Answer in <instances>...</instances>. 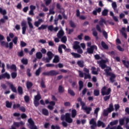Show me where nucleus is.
Here are the masks:
<instances>
[{"instance_id": "nucleus-52", "label": "nucleus", "mask_w": 129, "mask_h": 129, "mask_svg": "<svg viewBox=\"0 0 129 129\" xmlns=\"http://www.w3.org/2000/svg\"><path fill=\"white\" fill-rule=\"evenodd\" d=\"M100 94V92L99 90H94V95L95 96H98Z\"/></svg>"}, {"instance_id": "nucleus-46", "label": "nucleus", "mask_w": 129, "mask_h": 129, "mask_svg": "<svg viewBox=\"0 0 129 129\" xmlns=\"http://www.w3.org/2000/svg\"><path fill=\"white\" fill-rule=\"evenodd\" d=\"M77 64L79 67H81V68H83L84 67V64H83V61H81L80 60L78 61Z\"/></svg>"}, {"instance_id": "nucleus-49", "label": "nucleus", "mask_w": 129, "mask_h": 129, "mask_svg": "<svg viewBox=\"0 0 129 129\" xmlns=\"http://www.w3.org/2000/svg\"><path fill=\"white\" fill-rule=\"evenodd\" d=\"M21 62L24 64V65H28V59L27 58H23L21 60Z\"/></svg>"}, {"instance_id": "nucleus-6", "label": "nucleus", "mask_w": 129, "mask_h": 129, "mask_svg": "<svg viewBox=\"0 0 129 129\" xmlns=\"http://www.w3.org/2000/svg\"><path fill=\"white\" fill-rule=\"evenodd\" d=\"M103 24H105V25H106V21H105V19H101L99 22V24H97L96 26V29L98 32L100 33H101V28L100 27H103Z\"/></svg>"}, {"instance_id": "nucleus-28", "label": "nucleus", "mask_w": 129, "mask_h": 129, "mask_svg": "<svg viewBox=\"0 0 129 129\" xmlns=\"http://www.w3.org/2000/svg\"><path fill=\"white\" fill-rule=\"evenodd\" d=\"M108 110V111L109 112H112L113 111V110H114V108H113V104H112V103H110L109 105V107L107 108Z\"/></svg>"}, {"instance_id": "nucleus-21", "label": "nucleus", "mask_w": 129, "mask_h": 129, "mask_svg": "<svg viewBox=\"0 0 129 129\" xmlns=\"http://www.w3.org/2000/svg\"><path fill=\"white\" fill-rule=\"evenodd\" d=\"M17 91L19 95H23V94H24V91L22 87L18 86L17 88Z\"/></svg>"}, {"instance_id": "nucleus-35", "label": "nucleus", "mask_w": 129, "mask_h": 129, "mask_svg": "<svg viewBox=\"0 0 129 129\" xmlns=\"http://www.w3.org/2000/svg\"><path fill=\"white\" fill-rule=\"evenodd\" d=\"M42 98V97L41 96V94H40L39 92H37V94L35 96V100H40Z\"/></svg>"}, {"instance_id": "nucleus-45", "label": "nucleus", "mask_w": 129, "mask_h": 129, "mask_svg": "<svg viewBox=\"0 0 129 129\" xmlns=\"http://www.w3.org/2000/svg\"><path fill=\"white\" fill-rule=\"evenodd\" d=\"M84 79H90L91 78V76L90 74H86L85 73H84Z\"/></svg>"}, {"instance_id": "nucleus-8", "label": "nucleus", "mask_w": 129, "mask_h": 129, "mask_svg": "<svg viewBox=\"0 0 129 129\" xmlns=\"http://www.w3.org/2000/svg\"><path fill=\"white\" fill-rule=\"evenodd\" d=\"M5 40V36L3 35L0 34V44L3 47H5V48H9V43L6 42V41H4Z\"/></svg>"}, {"instance_id": "nucleus-39", "label": "nucleus", "mask_w": 129, "mask_h": 129, "mask_svg": "<svg viewBox=\"0 0 129 129\" xmlns=\"http://www.w3.org/2000/svg\"><path fill=\"white\" fill-rule=\"evenodd\" d=\"M10 87L12 91H13V92H15V93H17V88H16L15 86H14V85L13 84L10 85Z\"/></svg>"}, {"instance_id": "nucleus-24", "label": "nucleus", "mask_w": 129, "mask_h": 129, "mask_svg": "<svg viewBox=\"0 0 129 129\" xmlns=\"http://www.w3.org/2000/svg\"><path fill=\"white\" fill-rule=\"evenodd\" d=\"M111 112H109L107 109H104L103 111V116H108L109 113H110Z\"/></svg>"}, {"instance_id": "nucleus-13", "label": "nucleus", "mask_w": 129, "mask_h": 129, "mask_svg": "<svg viewBox=\"0 0 129 129\" xmlns=\"http://www.w3.org/2000/svg\"><path fill=\"white\" fill-rule=\"evenodd\" d=\"M120 33H121L122 36H123L125 39H127V35L125 33V27H122L121 29L120 30Z\"/></svg>"}, {"instance_id": "nucleus-61", "label": "nucleus", "mask_w": 129, "mask_h": 129, "mask_svg": "<svg viewBox=\"0 0 129 129\" xmlns=\"http://www.w3.org/2000/svg\"><path fill=\"white\" fill-rule=\"evenodd\" d=\"M17 54H18V56H19V57H23L24 51L23 50H21L20 52H18Z\"/></svg>"}, {"instance_id": "nucleus-51", "label": "nucleus", "mask_w": 129, "mask_h": 129, "mask_svg": "<svg viewBox=\"0 0 129 129\" xmlns=\"http://www.w3.org/2000/svg\"><path fill=\"white\" fill-rule=\"evenodd\" d=\"M18 75V74L16 72H12L11 73V77L13 79H15V78H17V76Z\"/></svg>"}, {"instance_id": "nucleus-22", "label": "nucleus", "mask_w": 129, "mask_h": 129, "mask_svg": "<svg viewBox=\"0 0 129 129\" xmlns=\"http://www.w3.org/2000/svg\"><path fill=\"white\" fill-rule=\"evenodd\" d=\"M60 62V58L58 55H55L54 58L53 59L52 63H58Z\"/></svg>"}, {"instance_id": "nucleus-19", "label": "nucleus", "mask_w": 129, "mask_h": 129, "mask_svg": "<svg viewBox=\"0 0 129 129\" xmlns=\"http://www.w3.org/2000/svg\"><path fill=\"white\" fill-rule=\"evenodd\" d=\"M14 125L16 126V127H20V125H24V122L21 121L20 122H14Z\"/></svg>"}, {"instance_id": "nucleus-17", "label": "nucleus", "mask_w": 129, "mask_h": 129, "mask_svg": "<svg viewBox=\"0 0 129 129\" xmlns=\"http://www.w3.org/2000/svg\"><path fill=\"white\" fill-rule=\"evenodd\" d=\"M27 20H28V24L29 25V27L30 28V29H31V30L32 29H34V26H33V24H32V23L31 22H32V19H31V18L30 17H28L27 18Z\"/></svg>"}, {"instance_id": "nucleus-29", "label": "nucleus", "mask_w": 129, "mask_h": 129, "mask_svg": "<svg viewBox=\"0 0 129 129\" xmlns=\"http://www.w3.org/2000/svg\"><path fill=\"white\" fill-rule=\"evenodd\" d=\"M6 106L7 108H12V105H13V103H12V102H10L9 101H6Z\"/></svg>"}, {"instance_id": "nucleus-31", "label": "nucleus", "mask_w": 129, "mask_h": 129, "mask_svg": "<svg viewBox=\"0 0 129 129\" xmlns=\"http://www.w3.org/2000/svg\"><path fill=\"white\" fill-rule=\"evenodd\" d=\"M91 70H92V73L94 75H97L98 74V72L95 70H96V68L94 67H92L91 68Z\"/></svg>"}, {"instance_id": "nucleus-1", "label": "nucleus", "mask_w": 129, "mask_h": 129, "mask_svg": "<svg viewBox=\"0 0 129 129\" xmlns=\"http://www.w3.org/2000/svg\"><path fill=\"white\" fill-rule=\"evenodd\" d=\"M107 59H101V60L98 61L97 63L99 64L101 69H104L105 75L107 77H110L109 81L111 83L115 82V78L116 76L112 72V69L111 67L107 66L106 64L107 63Z\"/></svg>"}, {"instance_id": "nucleus-18", "label": "nucleus", "mask_w": 129, "mask_h": 129, "mask_svg": "<svg viewBox=\"0 0 129 129\" xmlns=\"http://www.w3.org/2000/svg\"><path fill=\"white\" fill-rule=\"evenodd\" d=\"M2 76H3V79H6V78L8 80L11 79V75L7 72L3 74Z\"/></svg>"}, {"instance_id": "nucleus-58", "label": "nucleus", "mask_w": 129, "mask_h": 129, "mask_svg": "<svg viewBox=\"0 0 129 129\" xmlns=\"http://www.w3.org/2000/svg\"><path fill=\"white\" fill-rule=\"evenodd\" d=\"M48 31H50V32H53L54 31V27L53 25H49L47 27Z\"/></svg>"}, {"instance_id": "nucleus-26", "label": "nucleus", "mask_w": 129, "mask_h": 129, "mask_svg": "<svg viewBox=\"0 0 129 129\" xmlns=\"http://www.w3.org/2000/svg\"><path fill=\"white\" fill-rule=\"evenodd\" d=\"M36 59H42V57H43V54L41 52H37L36 53Z\"/></svg>"}, {"instance_id": "nucleus-36", "label": "nucleus", "mask_w": 129, "mask_h": 129, "mask_svg": "<svg viewBox=\"0 0 129 129\" xmlns=\"http://www.w3.org/2000/svg\"><path fill=\"white\" fill-rule=\"evenodd\" d=\"M68 93L69 94H70L72 96H75V92H74V90H71V89L69 88L68 90Z\"/></svg>"}, {"instance_id": "nucleus-7", "label": "nucleus", "mask_w": 129, "mask_h": 129, "mask_svg": "<svg viewBox=\"0 0 129 129\" xmlns=\"http://www.w3.org/2000/svg\"><path fill=\"white\" fill-rule=\"evenodd\" d=\"M106 91V87L104 86L101 90V95L103 96H104V95H109L110 94V93L111 92V89L110 88H109L107 91Z\"/></svg>"}, {"instance_id": "nucleus-9", "label": "nucleus", "mask_w": 129, "mask_h": 129, "mask_svg": "<svg viewBox=\"0 0 129 129\" xmlns=\"http://www.w3.org/2000/svg\"><path fill=\"white\" fill-rule=\"evenodd\" d=\"M124 121H125V124L129 123V117L124 116L123 118L119 119V123L120 125H124Z\"/></svg>"}, {"instance_id": "nucleus-37", "label": "nucleus", "mask_w": 129, "mask_h": 129, "mask_svg": "<svg viewBox=\"0 0 129 129\" xmlns=\"http://www.w3.org/2000/svg\"><path fill=\"white\" fill-rule=\"evenodd\" d=\"M47 28H48V25H41L40 27H38V30H39V31L41 30H46V29H47Z\"/></svg>"}, {"instance_id": "nucleus-59", "label": "nucleus", "mask_w": 129, "mask_h": 129, "mask_svg": "<svg viewBox=\"0 0 129 129\" xmlns=\"http://www.w3.org/2000/svg\"><path fill=\"white\" fill-rule=\"evenodd\" d=\"M117 49H118V51H120V52H123V51H124V48L121 47L120 45H117Z\"/></svg>"}, {"instance_id": "nucleus-57", "label": "nucleus", "mask_w": 129, "mask_h": 129, "mask_svg": "<svg viewBox=\"0 0 129 129\" xmlns=\"http://www.w3.org/2000/svg\"><path fill=\"white\" fill-rule=\"evenodd\" d=\"M61 41L62 42V43H64V44L67 42V37L66 36H63L61 38Z\"/></svg>"}, {"instance_id": "nucleus-56", "label": "nucleus", "mask_w": 129, "mask_h": 129, "mask_svg": "<svg viewBox=\"0 0 129 129\" xmlns=\"http://www.w3.org/2000/svg\"><path fill=\"white\" fill-rule=\"evenodd\" d=\"M79 72V76L80 78H83L84 77V73L81 71H78Z\"/></svg>"}, {"instance_id": "nucleus-15", "label": "nucleus", "mask_w": 129, "mask_h": 129, "mask_svg": "<svg viewBox=\"0 0 129 129\" xmlns=\"http://www.w3.org/2000/svg\"><path fill=\"white\" fill-rule=\"evenodd\" d=\"M62 48V49H66V45H65V44H61L58 46V51L60 54H62V53H63Z\"/></svg>"}, {"instance_id": "nucleus-2", "label": "nucleus", "mask_w": 129, "mask_h": 129, "mask_svg": "<svg viewBox=\"0 0 129 129\" xmlns=\"http://www.w3.org/2000/svg\"><path fill=\"white\" fill-rule=\"evenodd\" d=\"M89 124H91L90 126L91 129H95L97 126L98 127H100V126H102V127H105V124L103 122L98 120L97 124L94 118H92L90 120Z\"/></svg>"}, {"instance_id": "nucleus-60", "label": "nucleus", "mask_w": 129, "mask_h": 129, "mask_svg": "<svg viewBox=\"0 0 129 129\" xmlns=\"http://www.w3.org/2000/svg\"><path fill=\"white\" fill-rule=\"evenodd\" d=\"M34 104L36 107H38L39 106L40 103H39V101L37 100H34Z\"/></svg>"}, {"instance_id": "nucleus-20", "label": "nucleus", "mask_w": 129, "mask_h": 129, "mask_svg": "<svg viewBox=\"0 0 129 129\" xmlns=\"http://www.w3.org/2000/svg\"><path fill=\"white\" fill-rule=\"evenodd\" d=\"M80 46L79 45V41H75L74 43L73 48L75 50H77Z\"/></svg>"}, {"instance_id": "nucleus-62", "label": "nucleus", "mask_w": 129, "mask_h": 129, "mask_svg": "<svg viewBox=\"0 0 129 129\" xmlns=\"http://www.w3.org/2000/svg\"><path fill=\"white\" fill-rule=\"evenodd\" d=\"M56 9H57V10H64V9L61 7V5H60L59 3L56 4Z\"/></svg>"}, {"instance_id": "nucleus-4", "label": "nucleus", "mask_w": 129, "mask_h": 129, "mask_svg": "<svg viewBox=\"0 0 129 129\" xmlns=\"http://www.w3.org/2000/svg\"><path fill=\"white\" fill-rule=\"evenodd\" d=\"M61 120H66L69 123H72L73 122V119L70 117L69 113H66V115L62 114L60 117Z\"/></svg>"}, {"instance_id": "nucleus-10", "label": "nucleus", "mask_w": 129, "mask_h": 129, "mask_svg": "<svg viewBox=\"0 0 129 129\" xmlns=\"http://www.w3.org/2000/svg\"><path fill=\"white\" fill-rule=\"evenodd\" d=\"M94 50L97 51V46L96 45H92L90 48H88L87 49V52L88 54H93Z\"/></svg>"}, {"instance_id": "nucleus-5", "label": "nucleus", "mask_w": 129, "mask_h": 129, "mask_svg": "<svg viewBox=\"0 0 129 129\" xmlns=\"http://www.w3.org/2000/svg\"><path fill=\"white\" fill-rule=\"evenodd\" d=\"M59 74V72L56 70H50L49 72H44L42 73V75L44 76H57Z\"/></svg>"}, {"instance_id": "nucleus-25", "label": "nucleus", "mask_w": 129, "mask_h": 129, "mask_svg": "<svg viewBox=\"0 0 129 129\" xmlns=\"http://www.w3.org/2000/svg\"><path fill=\"white\" fill-rule=\"evenodd\" d=\"M101 45L103 49H105V50H107L108 49V45H107L104 41H101Z\"/></svg>"}, {"instance_id": "nucleus-33", "label": "nucleus", "mask_w": 129, "mask_h": 129, "mask_svg": "<svg viewBox=\"0 0 129 129\" xmlns=\"http://www.w3.org/2000/svg\"><path fill=\"white\" fill-rule=\"evenodd\" d=\"M47 56L48 58L52 59L53 58V56H54V54H53V53L52 52L49 51L47 53Z\"/></svg>"}, {"instance_id": "nucleus-64", "label": "nucleus", "mask_w": 129, "mask_h": 129, "mask_svg": "<svg viewBox=\"0 0 129 129\" xmlns=\"http://www.w3.org/2000/svg\"><path fill=\"white\" fill-rule=\"evenodd\" d=\"M19 110H20V111H22V112H26V108H25V107L24 106H20V107L19 108Z\"/></svg>"}, {"instance_id": "nucleus-38", "label": "nucleus", "mask_w": 129, "mask_h": 129, "mask_svg": "<svg viewBox=\"0 0 129 129\" xmlns=\"http://www.w3.org/2000/svg\"><path fill=\"white\" fill-rule=\"evenodd\" d=\"M42 113H43L44 115L47 116L49 114V111L47 109L43 108L42 110Z\"/></svg>"}, {"instance_id": "nucleus-12", "label": "nucleus", "mask_w": 129, "mask_h": 129, "mask_svg": "<svg viewBox=\"0 0 129 129\" xmlns=\"http://www.w3.org/2000/svg\"><path fill=\"white\" fill-rule=\"evenodd\" d=\"M21 27H22V34L25 35L26 34V31H27V22L26 21H22L21 22Z\"/></svg>"}, {"instance_id": "nucleus-3", "label": "nucleus", "mask_w": 129, "mask_h": 129, "mask_svg": "<svg viewBox=\"0 0 129 129\" xmlns=\"http://www.w3.org/2000/svg\"><path fill=\"white\" fill-rule=\"evenodd\" d=\"M77 101L80 103L82 109H83V110H85L87 114H90V111L92 110V108H91V107L85 106V105H86V103L82 101V99L81 97H79L77 99Z\"/></svg>"}, {"instance_id": "nucleus-14", "label": "nucleus", "mask_w": 129, "mask_h": 129, "mask_svg": "<svg viewBox=\"0 0 129 129\" xmlns=\"http://www.w3.org/2000/svg\"><path fill=\"white\" fill-rule=\"evenodd\" d=\"M7 69H11V70H14V71H17V66L16 64H12L11 66H10V64H7Z\"/></svg>"}, {"instance_id": "nucleus-48", "label": "nucleus", "mask_w": 129, "mask_h": 129, "mask_svg": "<svg viewBox=\"0 0 129 129\" xmlns=\"http://www.w3.org/2000/svg\"><path fill=\"white\" fill-rule=\"evenodd\" d=\"M99 110H100V108L97 107L94 110V113L96 115V116H98V112H99Z\"/></svg>"}, {"instance_id": "nucleus-34", "label": "nucleus", "mask_w": 129, "mask_h": 129, "mask_svg": "<svg viewBox=\"0 0 129 129\" xmlns=\"http://www.w3.org/2000/svg\"><path fill=\"white\" fill-rule=\"evenodd\" d=\"M26 87L27 89H30L33 87V83L31 82H27L26 83Z\"/></svg>"}, {"instance_id": "nucleus-63", "label": "nucleus", "mask_w": 129, "mask_h": 129, "mask_svg": "<svg viewBox=\"0 0 129 129\" xmlns=\"http://www.w3.org/2000/svg\"><path fill=\"white\" fill-rule=\"evenodd\" d=\"M51 129H60V127L59 126V125H56L55 126L54 125H51Z\"/></svg>"}, {"instance_id": "nucleus-55", "label": "nucleus", "mask_w": 129, "mask_h": 129, "mask_svg": "<svg viewBox=\"0 0 129 129\" xmlns=\"http://www.w3.org/2000/svg\"><path fill=\"white\" fill-rule=\"evenodd\" d=\"M40 85H41L42 88H46V85H45V82L44 81V80H42L41 81Z\"/></svg>"}, {"instance_id": "nucleus-40", "label": "nucleus", "mask_w": 129, "mask_h": 129, "mask_svg": "<svg viewBox=\"0 0 129 129\" xmlns=\"http://www.w3.org/2000/svg\"><path fill=\"white\" fill-rule=\"evenodd\" d=\"M71 54L75 58H80V57H81V55H80V54H79L78 53H76L75 52H71Z\"/></svg>"}, {"instance_id": "nucleus-23", "label": "nucleus", "mask_w": 129, "mask_h": 129, "mask_svg": "<svg viewBox=\"0 0 129 129\" xmlns=\"http://www.w3.org/2000/svg\"><path fill=\"white\" fill-rule=\"evenodd\" d=\"M92 31L93 32V36H94V37H95L96 40H98V33H97V31H96V30H95L94 28L92 29Z\"/></svg>"}, {"instance_id": "nucleus-27", "label": "nucleus", "mask_w": 129, "mask_h": 129, "mask_svg": "<svg viewBox=\"0 0 129 129\" xmlns=\"http://www.w3.org/2000/svg\"><path fill=\"white\" fill-rule=\"evenodd\" d=\"M76 115H77V111L76 110V109H74L72 110V117H73V118H74Z\"/></svg>"}, {"instance_id": "nucleus-44", "label": "nucleus", "mask_w": 129, "mask_h": 129, "mask_svg": "<svg viewBox=\"0 0 129 129\" xmlns=\"http://www.w3.org/2000/svg\"><path fill=\"white\" fill-rule=\"evenodd\" d=\"M64 91V88H63L62 86L59 85L58 87V92L59 93H63Z\"/></svg>"}, {"instance_id": "nucleus-32", "label": "nucleus", "mask_w": 129, "mask_h": 129, "mask_svg": "<svg viewBox=\"0 0 129 129\" xmlns=\"http://www.w3.org/2000/svg\"><path fill=\"white\" fill-rule=\"evenodd\" d=\"M122 62L126 68H129V61H125V60H122Z\"/></svg>"}, {"instance_id": "nucleus-16", "label": "nucleus", "mask_w": 129, "mask_h": 129, "mask_svg": "<svg viewBox=\"0 0 129 129\" xmlns=\"http://www.w3.org/2000/svg\"><path fill=\"white\" fill-rule=\"evenodd\" d=\"M62 36H64V31H63L62 29H60L57 34V37L59 39H61Z\"/></svg>"}, {"instance_id": "nucleus-11", "label": "nucleus", "mask_w": 129, "mask_h": 129, "mask_svg": "<svg viewBox=\"0 0 129 129\" xmlns=\"http://www.w3.org/2000/svg\"><path fill=\"white\" fill-rule=\"evenodd\" d=\"M28 123L30 124L29 128L30 129H38L37 126L35 125V122L33 121L31 118H30L28 120Z\"/></svg>"}, {"instance_id": "nucleus-30", "label": "nucleus", "mask_w": 129, "mask_h": 129, "mask_svg": "<svg viewBox=\"0 0 129 129\" xmlns=\"http://www.w3.org/2000/svg\"><path fill=\"white\" fill-rule=\"evenodd\" d=\"M108 15V10L107 9H104L102 12V16L103 17H106Z\"/></svg>"}, {"instance_id": "nucleus-47", "label": "nucleus", "mask_w": 129, "mask_h": 129, "mask_svg": "<svg viewBox=\"0 0 129 129\" xmlns=\"http://www.w3.org/2000/svg\"><path fill=\"white\" fill-rule=\"evenodd\" d=\"M69 24L71 28H76V25H75L74 22L72 20L70 21Z\"/></svg>"}, {"instance_id": "nucleus-53", "label": "nucleus", "mask_w": 129, "mask_h": 129, "mask_svg": "<svg viewBox=\"0 0 129 129\" xmlns=\"http://www.w3.org/2000/svg\"><path fill=\"white\" fill-rule=\"evenodd\" d=\"M21 107V104H14L13 105V109H16V108H20Z\"/></svg>"}, {"instance_id": "nucleus-50", "label": "nucleus", "mask_w": 129, "mask_h": 129, "mask_svg": "<svg viewBox=\"0 0 129 129\" xmlns=\"http://www.w3.org/2000/svg\"><path fill=\"white\" fill-rule=\"evenodd\" d=\"M41 74V68H39L35 72L36 76H39Z\"/></svg>"}, {"instance_id": "nucleus-42", "label": "nucleus", "mask_w": 129, "mask_h": 129, "mask_svg": "<svg viewBox=\"0 0 129 129\" xmlns=\"http://www.w3.org/2000/svg\"><path fill=\"white\" fill-rule=\"evenodd\" d=\"M0 14L3 16H6V15L7 14V10H3V8L0 7Z\"/></svg>"}, {"instance_id": "nucleus-41", "label": "nucleus", "mask_w": 129, "mask_h": 129, "mask_svg": "<svg viewBox=\"0 0 129 129\" xmlns=\"http://www.w3.org/2000/svg\"><path fill=\"white\" fill-rule=\"evenodd\" d=\"M118 123V120H115L113 121H111L110 122V125L111 126H113V125H116Z\"/></svg>"}, {"instance_id": "nucleus-43", "label": "nucleus", "mask_w": 129, "mask_h": 129, "mask_svg": "<svg viewBox=\"0 0 129 129\" xmlns=\"http://www.w3.org/2000/svg\"><path fill=\"white\" fill-rule=\"evenodd\" d=\"M79 91L83 88V82L82 81H79Z\"/></svg>"}, {"instance_id": "nucleus-54", "label": "nucleus", "mask_w": 129, "mask_h": 129, "mask_svg": "<svg viewBox=\"0 0 129 129\" xmlns=\"http://www.w3.org/2000/svg\"><path fill=\"white\" fill-rule=\"evenodd\" d=\"M24 100L26 103H28V102L30 101V97H29L28 95H25L24 96Z\"/></svg>"}]
</instances>
